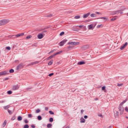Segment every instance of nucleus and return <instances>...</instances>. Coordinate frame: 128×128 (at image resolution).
<instances>
[{
	"mask_svg": "<svg viewBox=\"0 0 128 128\" xmlns=\"http://www.w3.org/2000/svg\"><path fill=\"white\" fill-rule=\"evenodd\" d=\"M20 86L18 84H15L13 85L12 86V90L16 91V90H20Z\"/></svg>",
	"mask_w": 128,
	"mask_h": 128,
	"instance_id": "f257e3e1",
	"label": "nucleus"
},
{
	"mask_svg": "<svg viewBox=\"0 0 128 128\" xmlns=\"http://www.w3.org/2000/svg\"><path fill=\"white\" fill-rule=\"evenodd\" d=\"M8 20H2L0 21V26H4V24H6L8 23Z\"/></svg>",
	"mask_w": 128,
	"mask_h": 128,
	"instance_id": "f03ea898",
	"label": "nucleus"
},
{
	"mask_svg": "<svg viewBox=\"0 0 128 128\" xmlns=\"http://www.w3.org/2000/svg\"><path fill=\"white\" fill-rule=\"evenodd\" d=\"M118 110L120 112V114H124V107H122L120 106H119Z\"/></svg>",
	"mask_w": 128,
	"mask_h": 128,
	"instance_id": "7ed1b4c3",
	"label": "nucleus"
},
{
	"mask_svg": "<svg viewBox=\"0 0 128 128\" xmlns=\"http://www.w3.org/2000/svg\"><path fill=\"white\" fill-rule=\"evenodd\" d=\"M66 42H68V40L64 39V40H62V42H60L59 43V46H64V44H65L66 43Z\"/></svg>",
	"mask_w": 128,
	"mask_h": 128,
	"instance_id": "20e7f679",
	"label": "nucleus"
},
{
	"mask_svg": "<svg viewBox=\"0 0 128 128\" xmlns=\"http://www.w3.org/2000/svg\"><path fill=\"white\" fill-rule=\"evenodd\" d=\"M78 44H80L79 42H68V44H70L71 46H77Z\"/></svg>",
	"mask_w": 128,
	"mask_h": 128,
	"instance_id": "39448f33",
	"label": "nucleus"
},
{
	"mask_svg": "<svg viewBox=\"0 0 128 128\" xmlns=\"http://www.w3.org/2000/svg\"><path fill=\"white\" fill-rule=\"evenodd\" d=\"M0 73L1 74V76H6V74H8V72L6 70L1 72Z\"/></svg>",
	"mask_w": 128,
	"mask_h": 128,
	"instance_id": "423d86ee",
	"label": "nucleus"
},
{
	"mask_svg": "<svg viewBox=\"0 0 128 128\" xmlns=\"http://www.w3.org/2000/svg\"><path fill=\"white\" fill-rule=\"evenodd\" d=\"M128 42H126L124 44H123L120 48V50H124V48H126V46H128Z\"/></svg>",
	"mask_w": 128,
	"mask_h": 128,
	"instance_id": "0eeeda50",
	"label": "nucleus"
},
{
	"mask_svg": "<svg viewBox=\"0 0 128 128\" xmlns=\"http://www.w3.org/2000/svg\"><path fill=\"white\" fill-rule=\"evenodd\" d=\"M22 68H24V64H20L17 66L16 70H18Z\"/></svg>",
	"mask_w": 128,
	"mask_h": 128,
	"instance_id": "6e6552de",
	"label": "nucleus"
},
{
	"mask_svg": "<svg viewBox=\"0 0 128 128\" xmlns=\"http://www.w3.org/2000/svg\"><path fill=\"white\" fill-rule=\"evenodd\" d=\"M90 12H88L86 14H84L83 15V18H88V16H90Z\"/></svg>",
	"mask_w": 128,
	"mask_h": 128,
	"instance_id": "1a4fd4ad",
	"label": "nucleus"
},
{
	"mask_svg": "<svg viewBox=\"0 0 128 128\" xmlns=\"http://www.w3.org/2000/svg\"><path fill=\"white\" fill-rule=\"evenodd\" d=\"M80 122H81L82 124L86 122V120H84V118L82 117L80 118Z\"/></svg>",
	"mask_w": 128,
	"mask_h": 128,
	"instance_id": "9d476101",
	"label": "nucleus"
},
{
	"mask_svg": "<svg viewBox=\"0 0 128 128\" xmlns=\"http://www.w3.org/2000/svg\"><path fill=\"white\" fill-rule=\"evenodd\" d=\"M86 64V62L84 61H81L80 62H78V64L79 66H82V64Z\"/></svg>",
	"mask_w": 128,
	"mask_h": 128,
	"instance_id": "9b49d317",
	"label": "nucleus"
},
{
	"mask_svg": "<svg viewBox=\"0 0 128 128\" xmlns=\"http://www.w3.org/2000/svg\"><path fill=\"white\" fill-rule=\"evenodd\" d=\"M38 38L39 40H42L44 38V35L42 34H40L38 36Z\"/></svg>",
	"mask_w": 128,
	"mask_h": 128,
	"instance_id": "f8f14e48",
	"label": "nucleus"
},
{
	"mask_svg": "<svg viewBox=\"0 0 128 128\" xmlns=\"http://www.w3.org/2000/svg\"><path fill=\"white\" fill-rule=\"evenodd\" d=\"M18 122H20V120H22V116H18Z\"/></svg>",
	"mask_w": 128,
	"mask_h": 128,
	"instance_id": "ddd939ff",
	"label": "nucleus"
},
{
	"mask_svg": "<svg viewBox=\"0 0 128 128\" xmlns=\"http://www.w3.org/2000/svg\"><path fill=\"white\" fill-rule=\"evenodd\" d=\"M62 50H61V51H59V52H58L55 53V54H54V56H56V55H58V54H62Z\"/></svg>",
	"mask_w": 128,
	"mask_h": 128,
	"instance_id": "4468645a",
	"label": "nucleus"
},
{
	"mask_svg": "<svg viewBox=\"0 0 128 128\" xmlns=\"http://www.w3.org/2000/svg\"><path fill=\"white\" fill-rule=\"evenodd\" d=\"M39 62H40L36 61V62H33L31 63L30 64L34 66V64H38Z\"/></svg>",
	"mask_w": 128,
	"mask_h": 128,
	"instance_id": "2eb2a0df",
	"label": "nucleus"
},
{
	"mask_svg": "<svg viewBox=\"0 0 128 128\" xmlns=\"http://www.w3.org/2000/svg\"><path fill=\"white\" fill-rule=\"evenodd\" d=\"M120 10H117V11H114V14H120Z\"/></svg>",
	"mask_w": 128,
	"mask_h": 128,
	"instance_id": "dca6fc26",
	"label": "nucleus"
},
{
	"mask_svg": "<svg viewBox=\"0 0 128 128\" xmlns=\"http://www.w3.org/2000/svg\"><path fill=\"white\" fill-rule=\"evenodd\" d=\"M54 62V60H51L48 63V66H52Z\"/></svg>",
	"mask_w": 128,
	"mask_h": 128,
	"instance_id": "f3484780",
	"label": "nucleus"
},
{
	"mask_svg": "<svg viewBox=\"0 0 128 128\" xmlns=\"http://www.w3.org/2000/svg\"><path fill=\"white\" fill-rule=\"evenodd\" d=\"M91 18H96V14H90Z\"/></svg>",
	"mask_w": 128,
	"mask_h": 128,
	"instance_id": "a211bd4d",
	"label": "nucleus"
},
{
	"mask_svg": "<svg viewBox=\"0 0 128 128\" xmlns=\"http://www.w3.org/2000/svg\"><path fill=\"white\" fill-rule=\"evenodd\" d=\"M92 24L88 26V30H92Z\"/></svg>",
	"mask_w": 128,
	"mask_h": 128,
	"instance_id": "6ab92c4d",
	"label": "nucleus"
},
{
	"mask_svg": "<svg viewBox=\"0 0 128 128\" xmlns=\"http://www.w3.org/2000/svg\"><path fill=\"white\" fill-rule=\"evenodd\" d=\"M12 36H14V38H20V35L19 34H17L16 35H14Z\"/></svg>",
	"mask_w": 128,
	"mask_h": 128,
	"instance_id": "aec40b11",
	"label": "nucleus"
},
{
	"mask_svg": "<svg viewBox=\"0 0 128 128\" xmlns=\"http://www.w3.org/2000/svg\"><path fill=\"white\" fill-rule=\"evenodd\" d=\"M10 108V106L8 105L4 106V110H8V108Z\"/></svg>",
	"mask_w": 128,
	"mask_h": 128,
	"instance_id": "412c9836",
	"label": "nucleus"
},
{
	"mask_svg": "<svg viewBox=\"0 0 128 128\" xmlns=\"http://www.w3.org/2000/svg\"><path fill=\"white\" fill-rule=\"evenodd\" d=\"M9 72H10V74H12V73L14 72V69H10L9 70Z\"/></svg>",
	"mask_w": 128,
	"mask_h": 128,
	"instance_id": "4be33fe9",
	"label": "nucleus"
},
{
	"mask_svg": "<svg viewBox=\"0 0 128 128\" xmlns=\"http://www.w3.org/2000/svg\"><path fill=\"white\" fill-rule=\"evenodd\" d=\"M98 20L100 19V20H108V18H106V17H101V18H98Z\"/></svg>",
	"mask_w": 128,
	"mask_h": 128,
	"instance_id": "5701e85b",
	"label": "nucleus"
},
{
	"mask_svg": "<svg viewBox=\"0 0 128 128\" xmlns=\"http://www.w3.org/2000/svg\"><path fill=\"white\" fill-rule=\"evenodd\" d=\"M38 120H42V116H38Z\"/></svg>",
	"mask_w": 128,
	"mask_h": 128,
	"instance_id": "b1692460",
	"label": "nucleus"
},
{
	"mask_svg": "<svg viewBox=\"0 0 128 128\" xmlns=\"http://www.w3.org/2000/svg\"><path fill=\"white\" fill-rule=\"evenodd\" d=\"M7 94H12V91L8 90L7 92Z\"/></svg>",
	"mask_w": 128,
	"mask_h": 128,
	"instance_id": "393cba45",
	"label": "nucleus"
},
{
	"mask_svg": "<svg viewBox=\"0 0 128 128\" xmlns=\"http://www.w3.org/2000/svg\"><path fill=\"white\" fill-rule=\"evenodd\" d=\"M80 18V16H74V18L76 20H78V18Z\"/></svg>",
	"mask_w": 128,
	"mask_h": 128,
	"instance_id": "a878e982",
	"label": "nucleus"
},
{
	"mask_svg": "<svg viewBox=\"0 0 128 128\" xmlns=\"http://www.w3.org/2000/svg\"><path fill=\"white\" fill-rule=\"evenodd\" d=\"M49 122H54V118H50L49 119Z\"/></svg>",
	"mask_w": 128,
	"mask_h": 128,
	"instance_id": "bb28decb",
	"label": "nucleus"
},
{
	"mask_svg": "<svg viewBox=\"0 0 128 128\" xmlns=\"http://www.w3.org/2000/svg\"><path fill=\"white\" fill-rule=\"evenodd\" d=\"M30 128V126H28V124H26L24 126V128Z\"/></svg>",
	"mask_w": 128,
	"mask_h": 128,
	"instance_id": "cd10ccee",
	"label": "nucleus"
},
{
	"mask_svg": "<svg viewBox=\"0 0 128 128\" xmlns=\"http://www.w3.org/2000/svg\"><path fill=\"white\" fill-rule=\"evenodd\" d=\"M38 112H40V109H37V110H36V114H38Z\"/></svg>",
	"mask_w": 128,
	"mask_h": 128,
	"instance_id": "c85d7f7f",
	"label": "nucleus"
},
{
	"mask_svg": "<svg viewBox=\"0 0 128 128\" xmlns=\"http://www.w3.org/2000/svg\"><path fill=\"white\" fill-rule=\"evenodd\" d=\"M54 56H54V55H52V56H49V57L48 58V60H50V58H54Z\"/></svg>",
	"mask_w": 128,
	"mask_h": 128,
	"instance_id": "c756f323",
	"label": "nucleus"
},
{
	"mask_svg": "<svg viewBox=\"0 0 128 128\" xmlns=\"http://www.w3.org/2000/svg\"><path fill=\"white\" fill-rule=\"evenodd\" d=\"M67 48H68V50H72V46H68L67 47Z\"/></svg>",
	"mask_w": 128,
	"mask_h": 128,
	"instance_id": "7c9ffc66",
	"label": "nucleus"
},
{
	"mask_svg": "<svg viewBox=\"0 0 128 128\" xmlns=\"http://www.w3.org/2000/svg\"><path fill=\"white\" fill-rule=\"evenodd\" d=\"M6 120H5L3 123L4 127L6 126Z\"/></svg>",
	"mask_w": 128,
	"mask_h": 128,
	"instance_id": "2f4dec72",
	"label": "nucleus"
},
{
	"mask_svg": "<svg viewBox=\"0 0 128 128\" xmlns=\"http://www.w3.org/2000/svg\"><path fill=\"white\" fill-rule=\"evenodd\" d=\"M28 118H32V114H28Z\"/></svg>",
	"mask_w": 128,
	"mask_h": 128,
	"instance_id": "473e14b6",
	"label": "nucleus"
},
{
	"mask_svg": "<svg viewBox=\"0 0 128 128\" xmlns=\"http://www.w3.org/2000/svg\"><path fill=\"white\" fill-rule=\"evenodd\" d=\"M52 124H49L47 125V128H52Z\"/></svg>",
	"mask_w": 128,
	"mask_h": 128,
	"instance_id": "72a5a7b5",
	"label": "nucleus"
},
{
	"mask_svg": "<svg viewBox=\"0 0 128 128\" xmlns=\"http://www.w3.org/2000/svg\"><path fill=\"white\" fill-rule=\"evenodd\" d=\"M16 116H13L12 117V118H11V120H16Z\"/></svg>",
	"mask_w": 128,
	"mask_h": 128,
	"instance_id": "f704fd0d",
	"label": "nucleus"
},
{
	"mask_svg": "<svg viewBox=\"0 0 128 128\" xmlns=\"http://www.w3.org/2000/svg\"><path fill=\"white\" fill-rule=\"evenodd\" d=\"M32 38V36H26V38L27 40H28V39H30V38Z\"/></svg>",
	"mask_w": 128,
	"mask_h": 128,
	"instance_id": "c9c22d12",
	"label": "nucleus"
},
{
	"mask_svg": "<svg viewBox=\"0 0 128 128\" xmlns=\"http://www.w3.org/2000/svg\"><path fill=\"white\" fill-rule=\"evenodd\" d=\"M49 113L50 114H54V112H52V110H50Z\"/></svg>",
	"mask_w": 128,
	"mask_h": 128,
	"instance_id": "e433bc0d",
	"label": "nucleus"
},
{
	"mask_svg": "<svg viewBox=\"0 0 128 128\" xmlns=\"http://www.w3.org/2000/svg\"><path fill=\"white\" fill-rule=\"evenodd\" d=\"M124 102H126V101L124 100L120 104V106H122Z\"/></svg>",
	"mask_w": 128,
	"mask_h": 128,
	"instance_id": "4c0bfd02",
	"label": "nucleus"
},
{
	"mask_svg": "<svg viewBox=\"0 0 128 128\" xmlns=\"http://www.w3.org/2000/svg\"><path fill=\"white\" fill-rule=\"evenodd\" d=\"M56 52V50H52L49 52V54H52V52Z\"/></svg>",
	"mask_w": 128,
	"mask_h": 128,
	"instance_id": "58836bf2",
	"label": "nucleus"
},
{
	"mask_svg": "<svg viewBox=\"0 0 128 128\" xmlns=\"http://www.w3.org/2000/svg\"><path fill=\"white\" fill-rule=\"evenodd\" d=\"M24 122L25 124H28V120H26V119H25L24 120Z\"/></svg>",
	"mask_w": 128,
	"mask_h": 128,
	"instance_id": "ea45409f",
	"label": "nucleus"
},
{
	"mask_svg": "<svg viewBox=\"0 0 128 128\" xmlns=\"http://www.w3.org/2000/svg\"><path fill=\"white\" fill-rule=\"evenodd\" d=\"M6 50H10V46H6Z\"/></svg>",
	"mask_w": 128,
	"mask_h": 128,
	"instance_id": "a19ab883",
	"label": "nucleus"
},
{
	"mask_svg": "<svg viewBox=\"0 0 128 128\" xmlns=\"http://www.w3.org/2000/svg\"><path fill=\"white\" fill-rule=\"evenodd\" d=\"M63 34H64V32H61L60 34V36H63Z\"/></svg>",
	"mask_w": 128,
	"mask_h": 128,
	"instance_id": "79ce46f5",
	"label": "nucleus"
},
{
	"mask_svg": "<svg viewBox=\"0 0 128 128\" xmlns=\"http://www.w3.org/2000/svg\"><path fill=\"white\" fill-rule=\"evenodd\" d=\"M8 112L10 114H12V110H8Z\"/></svg>",
	"mask_w": 128,
	"mask_h": 128,
	"instance_id": "37998d69",
	"label": "nucleus"
},
{
	"mask_svg": "<svg viewBox=\"0 0 128 128\" xmlns=\"http://www.w3.org/2000/svg\"><path fill=\"white\" fill-rule=\"evenodd\" d=\"M106 90V86H103L102 88V90Z\"/></svg>",
	"mask_w": 128,
	"mask_h": 128,
	"instance_id": "c03bdc74",
	"label": "nucleus"
},
{
	"mask_svg": "<svg viewBox=\"0 0 128 128\" xmlns=\"http://www.w3.org/2000/svg\"><path fill=\"white\" fill-rule=\"evenodd\" d=\"M116 20V18H111L110 20L114 21V20Z\"/></svg>",
	"mask_w": 128,
	"mask_h": 128,
	"instance_id": "a18cd8bd",
	"label": "nucleus"
},
{
	"mask_svg": "<svg viewBox=\"0 0 128 128\" xmlns=\"http://www.w3.org/2000/svg\"><path fill=\"white\" fill-rule=\"evenodd\" d=\"M49 76H54V73H51L48 74Z\"/></svg>",
	"mask_w": 128,
	"mask_h": 128,
	"instance_id": "49530a36",
	"label": "nucleus"
},
{
	"mask_svg": "<svg viewBox=\"0 0 128 128\" xmlns=\"http://www.w3.org/2000/svg\"><path fill=\"white\" fill-rule=\"evenodd\" d=\"M19 34L20 35V36H24V33H21V34Z\"/></svg>",
	"mask_w": 128,
	"mask_h": 128,
	"instance_id": "de8ad7c7",
	"label": "nucleus"
},
{
	"mask_svg": "<svg viewBox=\"0 0 128 128\" xmlns=\"http://www.w3.org/2000/svg\"><path fill=\"white\" fill-rule=\"evenodd\" d=\"M125 110H126L127 112H128V107H126V108H125Z\"/></svg>",
	"mask_w": 128,
	"mask_h": 128,
	"instance_id": "09e8293b",
	"label": "nucleus"
},
{
	"mask_svg": "<svg viewBox=\"0 0 128 128\" xmlns=\"http://www.w3.org/2000/svg\"><path fill=\"white\" fill-rule=\"evenodd\" d=\"M122 86V84H118V86Z\"/></svg>",
	"mask_w": 128,
	"mask_h": 128,
	"instance_id": "8fccbe9b",
	"label": "nucleus"
},
{
	"mask_svg": "<svg viewBox=\"0 0 128 128\" xmlns=\"http://www.w3.org/2000/svg\"><path fill=\"white\" fill-rule=\"evenodd\" d=\"M45 110H46V112H48V108L46 107L45 108Z\"/></svg>",
	"mask_w": 128,
	"mask_h": 128,
	"instance_id": "3c124183",
	"label": "nucleus"
},
{
	"mask_svg": "<svg viewBox=\"0 0 128 128\" xmlns=\"http://www.w3.org/2000/svg\"><path fill=\"white\" fill-rule=\"evenodd\" d=\"M100 26H102V24H100V25H98V26H97V28H100Z\"/></svg>",
	"mask_w": 128,
	"mask_h": 128,
	"instance_id": "603ef678",
	"label": "nucleus"
},
{
	"mask_svg": "<svg viewBox=\"0 0 128 128\" xmlns=\"http://www.w3.org/2000/svg\"><path fill=\"white\" fill-rule=\"evenodd\" d=\"M48 18H51V16H52V14H49L48 15Z\"/></svg>",
	"mask_w": 128,
	"mask_h": 128,
	"instance_id": "864d4df0",
	"label": "nucleus"
},
{
	"mask_svg": "<svg viewBox=\"0 0 128 128\" xmlns=\"http://www.w3.org/2000/svg\"><path fill=\"white\" fill-rule=\"evenodd\" d=\"M31 128H36V126L34 125H32L31 126Z\"/></svg>",
	"mask_w": 128,
	"mask_h": 128,
	"instance_id": "5fc2aeb1",
	"label": "nucleus"
},
{
	"mask_svg": "<svg viewBox=\"0 0 128 128\" xmlns=\"http://www.w3.org/2000/svg\"><path fill=\"white\" fill-rule=\"evenodd\" d=\"M96 14H101L100 12H96Z\"/></svg>",
	"mask_w": 128,
	"mask_h": 128,
	"instance_id": "6e6d98bb",
	"label": "nucleus"
},
{
	"mask_svg": "<svg viewBox=\"0 0 128 128\" xmlns=\"http://www.w3.org/2000/svg\"><path fill=\"white\" fill-rule=\"evenodd\" d=\"M84 110H81L80 112H81L82 114L84 113Z\"/></svg>",
	"mask_w": 128,
	"mask_h": 128,
	"instance_id": "4d7b16f0",
	"label": "nucleus"
},
{
	"mask_svg": "<svg viewBox=\"0 0 128 128\" xmlns=\"http://www.w3.org/2000/svg\"><path fill=\"white\" fill-rule=\"evenodd\" d=\"M84 118H86V119L88 118V116H86V115L84 116Z\"/></svg>",
	"mask_w": 128,
	"mask_h": 128,
	"instance_id": "13d9d810",
	"label": "nucleus"
},
{
	"mask_svg": "<svg viewBox=\"0 0 128 128\" xmlns=\"http://www.w3.org/2000/svg\"><path fill=\"white\" fill-rule=\"evenodd\" d=\"M98 116H100V117H102V114H98Z\"/></svg>",
	"mask_w": 128,
	"mask_h": 128,
	"instance_id": "bf43d9fd",
	"label": "nucleus"
},
{
	"mask_svg": "<svg viewBox=\"0 0 128 128\" xmlns=\"http://www.w3.org/2000/svg\"><path fill=\"white\" fill-rule=\"evenodd\" d=\"M78 26L79 28H82L84 26L80 25V26Z\"/></svg>",
	"mask_w": 128,
	"mask_h": 128,
	"instance_id": "052dcab7",
	"label": "nucleus"
},
{
	"mask_svg": "<svg viewBox=\"0 0 128 128\" xmlns=\"http://www.w3.org/2000/svg\"><path fill=\"white\" fill-rule=\"evenodd\" d=\"M94 100H98V98H95Z\"/></svg>",
	"mask_w": 128,
	"mask_h": 128,
	"instance_id": "680f3d73",
	"label": "nucleus"
},
{
	"mask_svg": "<svg viewBox=\"0 0 128 128\" xmlns=\"http://www.w3.org/2000/svg\"><path fill=\"white\" fill-rule=\"evenodd\" d=\"M118 112H116V116H118Z\"/></svg>",
	"mask_w": 128,
	"mask_h": 128,
	"instance_id": "e2e57ef3",
	"label": "nucleus"
},
{
	"mask_svg": "<svg viewBox=\"0 0 128 128\" xmlns=\"http://www.w3.org/2000/svg\"><path fill=\"white\" fill-rule=\"evenodd\" d=\"M8 80V78H5L4 80Z\"/></svg>",
	"mask_w": 128,
	"mask_h": 128,
	"instance_id": "0e129e2a",
	"label": "nucleus"
},
{
	"mask_svg": "<svg viewBox=\"0 0 128 128\" xmlns=\"http://www.w3.org/2000/svg\"><path fill=\"white\" fill-rule=\"evenodd\" d=\"M0 102H4V101L2 100V101H0Z\"/></svg>",
	"mask_w": 128,
	"mask_h": 128,
	"instance_id": "69168bd1",
	"label": "nucleus"
},
{
	"mask_svg": "<svg viewBox=\"0 0 128 128\" xmlns=\"http://www.w3.org/2000/svg\"><path fill=\"white\" fill-rule=\"evenodd\" d=\"M108 128H112V126H110L108 127Z\"/></svg>",
	"mask_w": 128,
	"mask_h": 128,
	"instance_id": "338daca9",
	"label": "nucleus"
},
{
	"mask_svg": "<svg viewBox=\"0 0 128 128\" xmlns=\"http://www.w3.org/2000/svg\"><path fill=\"white\" fill-rule=\"evenodd\" d=\"M65 128H70V126H66Z\"/></svg>",
	"mask_w": 128,
	"mask_h": 128,
	"instance_id": "774afa93",
	"label": "nucleus"
}]
</instances>
